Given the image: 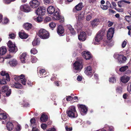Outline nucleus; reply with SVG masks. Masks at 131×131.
Masks as SVG:
<instances>
[{"instance_id":"8fccbe9b","label":"nucleus","mask_w":131,"mask_h":131,"mask_svg":"<svg viewBox=\"0 0 131 131\" xmlns=\"http://www.w3.org/2000/svg\"><path fill=\"white\" fill-rule=\"evenodd\" d=\"M6 83V80L4 79H3L0 80V83L2 84H5Z\"/></svg>"},{"instance_id":"e2e57ef3","label":"nucleus","mask_w":131,"mask_h":131,"mask_svg":"<svg viewBox=\"0 0 131 131\" xmlns=\"http://www.w3.org/2000/svg\"><path fill=\"white\" fill-rule=\"evenodd\" d=\"M82 79V77L80 76H78L77 78V80L78 81H81Z\"/></svg>"},{"instance_id":"6ab92c4d","label":"nucleus","mask_w":131,"mask_h":131,"mask_svg":"<svg viewBox=\"0 0 131 131\" xmlns=\"http://www.w3.org/2000/svg\"><path fill=\"white\" fill-rule=\"evenodd\" d=\"M57 32L58 34L60 35H62L64 32V29L62 26L59 25L57 29Z\"/></svg>"},{"instance_id":"f3484780","label":"nucleus","mask_w":131,"mask_h":131,"mask_svg":"<svg viewBox=\"0 0 131 131\" xmlns=\"http://www.w3.org/2000/svg\"><path fill=\"white\" fill-rule=\"evenodd\" d=\"M19 35L20 38L22 39H26L28 37L27 35L26 34L23 30L19 32Z\"/></svg>"},{"instance_id":"a18cd8bd","label":"nucleus","mask_w":131,"mask_h":131,"mask_svg":"<svg viewBox=\"0 0 131 131\" xmlns=\"http://www.w3.org/2000/svg\"><path fill=\"white\" fill-rule=\"evenodd\" d=\"M116 91L117 92L119 93H121L122 92V87L119 86L116 89Z\"/></svg>"},{"instance_id":"0e129e2a","label":"nucleus","mask_w":131,"mask_h":131,"mask_svg":"<svg viewBox=\"0 0 131 131\" xmlns=\"http://www.w3.org/2000/svg\"><path fill=\"white\" fill-rule=\"evenodd\" d=\"M8 20L7 18H5L4 20V23L5 24H6L8 23Z\"/></svg>"},{"instance_id":"a211bd4d","label":"nucleus","mask_w":131,"mask_h":131,"mask_svg":"<svg viewBox=\"0 0 131 131\" xmlns=\"http://www.w3.org/2000/svg\"><path fill=\"white\" fill-rule=\"evenodd\" d=\"M19 81L23 85H25L27 80L25 78V75L23 74H21L19 76Z\"/></svg>"},{"instance_id":"680f3d73","label":"nucleus","mask_w":131,"mask_h":131,"mask_svg":"<svg viewBox=\"0 0 131 131\" xmlns=\"http://www.w3.org/2000/svg\"><path fill=\"white\" fill-rule=\"evenodd\" d=\"M108 26L109 27H110L112 26L113 24V22H111L110 21H108Z\"/></svg>"},{"instance_id":"4c0bfd02","label":"nucleus","mask_w":131,"mask_h":131,"mask_svg":"<svg viewBox=\"0 0 131 131\" xmlns=\"http://www.w3.org/2000/svg\"><path fill=\"white\" fill-rule=\"evenodd\" d=\"M35 121V119L34 118H31L30 120L31 126H36V124Z\"/></svg>"},{"instance_id":"a19ab883","label":"nucleus","mask_w":131,"mask_h":131,"mask_svg":"<svg viewBox=\"0 0 131 131\" xmlns=\"http://www.w3.org/2000/svg\"><path fill=\"white\" fill-rule=\"evenodd\" d=\"M9 89L8 86H4L2 88V91L4 92L8 91Z\"/></svg>"},{"instance_id":"37998d69","label":"nucleus","mask_w":131,"mask_h":131,"mask_svg":"<svg viewBox=\"0 0 131 131\" xmlns=\"http://www.w3.org/2000/svg\"><path fill=\"white\" fill-rule=\"evenodd\" d=\"M30 52L31 53L34 54L37 53V51L36 49L33 48L31 50Z\"/></svg>"},{"instance_id":"f03ea898","label":"nucleus","mask_w":131,"mask_h":131,"mask_svg":"<svg viewBox=\"0 0 131 131\" xmlns=\"http://www.w3.org/2000/svg\"><path fill=\"white\" fill-rule=\"evenodd\" d=\"M68 116L71 118H75L78 116V115L75 110V107L74 106H70L68 110L66 112Z\"/></svg>"},{"instance_id":"09e8293b","label":"nucleus","mask_w":131,"mask_h":131,"mask_svg":"<svg viewBox=\"0 0 131 131\" xmlns=\"http://www.w3.org/2000/svg\"><path fill=\"white\" fill-rule=\"evenodd\" d=\"M5 93H6V96L7 97L9 96L11 94V90L9 89L8 91L5 92Z\"/></svg>"},{"instance_id":"20e7f679","label":"nucleus","mask_w":131,"mask_h":131,"mask_svg":"<svg viewBox=\"0 0 131 131\" xmlns=\"http://www.w3.org/2000/svg\"><path fill=\"white\" fill-rule=\"evenodd\" d=\"M39 36L41 38L46 39L49 37V33L44 29H41L39 32Z\"/></svg>"},{"instance_id":"f8f14e48","label":"nucleus","mask_w":131,"mask_h":131,"mask_svg":"<svg viewBox=\"0 0 131 131\" xmlns=\"http://www.w3.org/2000/svg\"><path fill=\"white\" fill-rule=\"evenodd\" d=\"M82 54L83 57L86 60L90 59L91 58V54L88 51H84L82 52Z\"/></svg>"},{"instance_id":"c85d7f7f","label":"nucleus","mask_w":131,"mask_h":131,"mask_svg":"<svg viewBox=\"0 0 131 131\" xmlns=\"http://www.w3.org/2000/svg\"><path fill=\"white\" fill-rule=\"evenodd\" d=\"M45 71L44 69H41L40 70L39 72H38V74L39 77H45L46 76L44 75L45 74Z\"/></svg>"},{"instance_id":"aec40b11","label":"nucleus","mask_w":131,"mask_h":131,"mask_svg":"<svg viewBox=\"0 0 131 131\" xmlns=\"http://www.w3.org/2000/svg\"><path fill=\"white\" fill-rule=\"evenodd\" d=\"M56 10L53 6H51L47 9V11L48 14H52Z\"/></svg>"},{"instance_id":"e433bc0d","label":"nucleus","mask_w":131,"mask_h":131,"mask_svg":"<svg viewBox=\"0 0 131 131\" xmlns=\"http://www.w3.org/2000/svg\"><path fill=\"white\" fill-rule=\"evenodd\" d=\"M40 41L38 39H34L32 42V45L33 46L37 45L39 44Z\"/></svg>"},{"instance_id":"c9c22d12","label":"nucleus","mask_w":131,"mask_h":131,"mask_svg":"<svg viewBox=\"0 0 131 131\" xmlns=\"http://www.w3.org/2000/svg\"><path fill=\"white\" fill-rule=\"evenodd\" d=\"M13 87L16 88H22V86L21 84L19 83H15L13 86Z\"/></svg>"},{"instance_id":"4468645a","label":"nucleus","mask_w":131,"mask_h":131,"mask_svg":"<svg viewBox=\"0 0 131 131\" xmlns=\"http://www.w3.org/2000/svg\"><path fill=\"white\" fill-rule=\"evenodd\" d=\"M53 13V18L56 20H59L60 17L59 9L57 8L56 9L55 12Z\"/></svg>"},{"instance_id":"603ef678","label":"nucleus","mask_w":131,"mask_h":131,"mask_svg":"<svg viewBox=\"0 0 131 131\" xmlns=\"http://www.w3.org/2000/svg\"><path fill=\"white\" fill-rule=\"evenodd\" d=\"M16 35L12 33L9 35L10 38L12 39H14Z\"/></svg>"},{"instance_id":"2eb2a0df","label":"nucleus","mask_w":131,"mask_h":131,"mask_svg":"<svg viewBox=\"0 0 131 131\" xmlns=\"http://www.w3.org/2000/svg\"><path fill=\"white\" fill-rule=\"evenodd\" d=\"M83 7L82 4L81 3H79L76 5L73 9V11L76 12L77 11L81 10Z\"/></svg>"},{"instance_id":"58836bf2","label":"nucleus","mask_w":131,"mask_h":131,"mask_svg":"<svg viewBox=\"0 0 131 131\" xmlns=\"http://www.w3.org/2000/svg\"><path fill=\"white\" fill-rule=\"evenodd\" d=\"M124 3L123 0L121 1L118 2V6L119 7L121 8L124 6Z\"/></svg>"},{"instance_id":"72a5a7b5","label":"nucleus","mask_w":131,"mask_h":131,"mask_svg":"<svg viewBox=\"0 0 131 131\" xmlns=\"http://www.w3.org/2000/svg\"><path fill=\"white\" fill-rule=\"evenodd\" d=\"M7 114L5 113H2L0 114V119H5L7 117Z\"/></svg>"},{"instance_id":"2f4dec72","label":"nucleus","mask_w":131,"mask_h":131,"mask_svg":"<svg viewBox=\"0 0 131 131\" xmlns=\"http://www.w3.org/2000/svg\"><path fill=\"white\" fill-rule=\"evenodd\" d=\"M84 14H80L77 16V18L78 19L79 21H81L84 19Z\"/></svg>"},{"instance_id":"5701e85b","label":"nucleus","mask_w":131,"mask_h":131,"mask_svg":"<svg viewBox=\"0 0 131 131\" xmlns=\"http://www.w3.org/2000/svg\"><path fill=\"white\" fill-rule=\"evenodd\" d=\"M23 27L25 29L29 30L32 27V25L29 23H27L24 24Z\"/></svg>"},{"instance_id":"412c9836","label":"nucleus","mask_w":131,"mask_h":131,"mask_svg":"<svg viewBox=\"0 0 131 131\" xmlns=\"http://www.w3.org/2000/svg\"><path fill=\"white\" fill-rule=\"evenodd\" d=\"M80 108V110L81 113H86L88 109L87 107L84 105H80L79 106Z\"/></svg>"},{"instance_id":"9d476101","label":"nucleus","mask_w":131,"mask_h":131,"mask_svg":"<svg viewBox=\"0 0 131 131\" xmlns=\"http://www.w3.org/2000/svg\"><path fill=\"white\" fill-rule=\"evenodd\" d=\"M114 32V28H110L108 30L107 32V39L110 40L113 37Z\"/></svg>"},{"instance_id":"c756f323","label":"nucleus","mask_w":131,"mask_h":131,"mask_svg":"<svg viewBox=\"0 0 131 131\" xmlns=\"http://www.w3.org/2000/svg\"><path fill=\"white\" fill-rule=\"evenodd\" d=\"M68 27L71 34L73 35H75V31L74 30V29L72 27L71 25H68Z\"/></svg>"},{"instance_id":"de8ad7c7","label":"nucleus","mask_w":131,"mask_h":131,"mask_svg":"<svg viewBox=\"0 0 131 131\" xmlns=\"http://www.w3.org/2000/svg\"><path fill=\"white\" fill-rule=\"evenodd\" d=\"M49 26L50 28L52 29L54 28L56 26V24L54 23L53 22H51L49 24Z\"/></svg>"},{"instance_id":"39448f33","label":"nucleus","mask_w":131,"mask_h":131,"mask_svg":"<svg viewBox=\"0 0 131 131\" xmlns=\"http://www.w3.org/2000/svg\"><path fill=\"white\" fill-rule=\"evenodd\" d=\"M114 57L117 59L118 62L120 63H125L127 59L126 57L123 54L114 55Z\"/></svg>"},{"instance_id":"bf43d9fd","label":"nucleus","mask_w":131,"mask_h":131,"mask_svg":"<svg viewBox=\"0 0 131 131\" xmlns=\"http://www.w3.org/2000/svg\"><path fill=\"white\" fill-rule=\"evenodd\" d=\"M127 42L126 41H124L122 43V48H124L126 45Z\"/></svg>"},{"instance_id":"6e6552de","label":"nucleus","mask_w":131,"mask_h":131,"mask_svg":"<svg viewBox=\"0 0 131 131\" xmlns=\"http://www.w3.org/2000/svg\"><path fill=\"white\" fill-rule=\"evenodd\" d=\"M46 9L43 7H39L36 10L35 13L37 15H43L45 14Z\"/></svg>"},{"instance_id":"1a4fd4ad","label":"nucleus","mask_w":131,"mask_h":131,"mask_svg":"<svg viewBox=\"0 0 131 131\" xmlns=\"http://www.w3.org/2000/svg\"><path fill=\"white\" fill-rule=\"evenodd\" d=\"M41 0H32L29 2L30 7L33 8L38 7L39 5L40 2Z\"/></svg>"},{"instance_id":"338daca9","label":"nucleus","mask_w":131,"mask_h":131,"mask_svg":"<svg viewBox=\"0 0 131 131\" xmlns=\"http://www.w3.org/2000/svg\"><path fill=\"white\" fill-rule=\"evenodd\" d=\"M44 2L45 3H47L49 4L51 2V0H43Z\"/></svg>"},{"instance_id":"3c124183","label":"nucleus","mask_w":131,"mask_h":131,"mask_svg":"<svg viewBox=\"0 0 131 131\" xmlns=\"http://www.w3.org/2000/svg\"><path fill=\"white\" fill-rule=\"evenodd\" d=\"M51 20V18L49 17H46L44 19V22L47 23V22Z\"/></svg>"},{"instance_id":"052dcab7","label":"nucleus","mask_w":131,"mask_h":131,"mask_svg":"<svg viewBox=\"0 0 131 131\" xmlns=\"http://www.w3.org/2000/svg\"><path fill=\"white\" fill-rule=\"evenodd\" d=\"M32 127V131H38V129L36 127V126H34Z\"/></svg>"},{"instance_id":"ddd939ff","label":"nucleus","mask_w":131,"mask_h":131,"mask_svg":"<svg viewBox=\"0 0 131 131\" xmlns=\"http://www.w3.org/2000/svg\"><path fill=\"white\" fill-rule=\"evenodd\" d=\"M79 39L81 41H85L86 39L85 33L84 32H81L80 35H78Z\"/></svg>"},{"instance_id":"79ce46f5","label":"nucleus","mask_w":131,"mask_h":131,"mask_svg":"<svg viewBox=\"0 0 131 131\" xmlns=\"http://www.w3.org/2000/svg\"><path fill=\"white\" fill-rule=\"evenodd\" d=\"M31 60L32 63H34L36 62L37 59L35 57L32 56L31 57Z\"/></svg>"},{"instance_id":"f704fd0d","label":"nucleus","mask_w":131,"mask_h":131,"mask_svg":"<svg viewBox=\"0 0 131 131\" xmlns=\"http://www.w3.org/2000/svg\"><path fill=\"white\" fill-rule=\"evenodd\" d=\"M128 67L127 66H122L119 68V71L121 72H124L127 70Z\"/></svg>"},{"instance_id":"a878e982","label":"nucleus","mask_w":131,"mask_h":131,"mask_svg":"<svg viewBox=\"0 0 131 131\" xmlns=\"http://www.w3.org/2000/svg\"><path fill=\"white\" fill-rule=\"evenodd\" d=\"M13 125L11 122H7V128L9 131H11L13 128Z\"/></svg>"},{"instance_id":"473e14b6","label":"nucleus","mask_w":131,"mask_h":131,"mask_svg":"<svg viewBox=\"0 0 131 131\" xmlns=\"http://www.w3.org/2000/svg\"><path fill=\"white\" fill-rule=\"evenodd\" d=\"M34 20L38 23H40L43 20L42 17H34Z\"/></svg>"},{"instance_id":"7c9ffc66","label":"nucleus","mask_w":131,"mask_h":131,"mask_svg":"<svg viewBox=\"0 0 131 131\" xmlns=\"http://www.w3.org/2000/svg\"><path fill=\"white\" fill-rule=\"evenodd\" d=\"M9 63L11 66H15L17 64L16 60L15 59H13L9 62Z\"/></svg>"},{"instance_id":"774afa93","label":"nucleus","mask_w":131,"mask_h":131,"mask_svg":"<svg viewBox=\"0 0 131 131\" xmlns=\"http://www.w3.org/2000/svg\"><path fill=\"white\" fill-rule=\"evenodd\" d=\"M47 131H56V129L54 128H52L48 129Z\"/></svg>"},{"instance_id":"69168bd1","label":"nucleus","mask_w":131,"mask_h":131,"mask_svg":"<svg viewBox=\"0 0 131 131\" xmlns=\"http://www.w3.org/2000/svg\"><path fill=\"white\" fill-rule=\"evenodd\" d=\"M66 129L67 131H71L72 129V127L68 128L67 127H66Z\"/></svg>"},{"instance_id":"864d4df0","label":"nucleus","mask_w":131,"mask_h":131,"mask_svg":"<svg viewBox=\"0 0 131 131\" xmlns=\"http://www.w3.org/2000/svg\"><path fill=\"white\" fill-rule=\"evenodd\" d=\"M13 78H14L15 81H18L19 80V76H18L16 75H14L13 76Z\"/></svg>"},{"instance_id":"dca6fc26","label":"nucleus","mask_w":131,"mask_h":131,"mask_svg":"<svg viewBox=\"0 0 131 131\" xmlns=\"http://www.w3.org/2000/svg\"><path fill=\"white\" fill-rule=\"evenodd\" d=\"M130 77L126 75H124L121 77V82L123 83H126L129 81Z\"/></svg>"},{"instance_id":"4d7b16f0","label":"nucleus","mask_w":131,"mask_h":131,"mask_svg":"<svg viewBox=\"0 0 131 131\" xmlns=\"http://www.w3.org/2000/svg\"><path fill=\"white\" fill-rule=\"evenodd\" d=\"M91 18L92 16L90 15H88L86 16V20L87 21H89L91 19Z\"/></svg>"},{"instance_id":"4be33fe9","label":"nucleus","mask_w":131,"mask_h":131,"mask_svg":"<svg viewBox=\"0 0 131 131\" xmlns=\"http://www.w3.org/2000/svg\"><path fill=\"white\" fill-rule=\"evenodd\" d=\"M100 20L99 19H95L93 20L91 22V24L93 27L97 26L100 23Z\"/></svg>"},{"instance_id":"bb28decb","label":"nucleus","mask_w":131,"mask_h":131,"mask_svg":"<svg viewBox=\"0 0 131 131\" xmlns=\"http://www.w3.org/2000/svg\"><path fill=\"white\" fill-rule=\"evenodd\" d=\"M26 56V53H23L20 56V59L22 63H24L25 62Z\"/></svg>"},{"instance_id":"13d9d810","label":"nucleus","mask_w":131,"mask_h":131,"mask_svg":"<svg viewBox=\"0 0 131 131\" xmlns=\"http://www.w3.org/2000/svg\"><path fill=\"white\" fill-rule=\"evenodd\" d=\"M73 97L70 96H68L67 97L66 100L67 101H69L72 99Z\"/></svg>"},{"instance_id":"6e6d98bb","label":"nucleus","mask_w":131,"mask_h":131,"mask_svg":"<svg viewBox=\"0 0 131 131\" xmlns=\"http://www.w3.org/2000/svg\"><path fill=\"white\" fill-rule=\"evenodd\" d=\"M41 128L44 130L47 127V125L45 124H42L41 125Z\"/></svg>"},{"instance_id":"ea45409f","label":"nucleus","mask_w":131,"mask_h":131,"mask_svg":"<svg viewBox=\"0 0 131 131\" xmlns=\"http://www.w3.org/2000/svg\"><path fill=\"white\" fill-rule=\"evenodd\" d=\"M125 19L126 20L128 23H130L131 21V16L129 15H126L125 17Z\"/></svg>"},{"instance_id":"f257e3e1","label":"nucleus","mask_w":131,"mask_h":131,"mask_svg":"<svg viewBox=\"0 0 131 131\" xmlns=\"http://www.w3.org/2000/svg\"><path fill=\"white\" fill-rule=\"evenodd\" d=\"M105 34L103 30L99 31L96 34L94 39L93 40V43L95 45L97 44L103 38Z\"/></svg>"},{"instance_id":"5fc2aeb1","label":"nucleus","mask_w":131,"mask_h":131,"mask_svg":"<svg viewBox=\"0 0 131 131\" xmlns=\"http://www.w3.org/2000/svg\"><path fill=\"white\" fill-rule=\"evenodd\" d=\"M4 3L6 4H9L12 1H15L13 0H3Z\"/></svg>"},{"instance_id":"7ed1b4c3","label":"nucleus","mask_w":131,"mask_h":131,"mask_svg":"<svg viewBox=\"0 0 131 131\" xmlns=\"http://www.w3.org/2000/svg\"><path fill=\"white\" fill-rule=\"evenodd\" d=\"M7 45L9 48V51L10 52L15 53L17 51V47L15 46V43L9 40L8 42Z\"/></svg>"},{"instance_id":"9b49d317","label":"nucleus","mask_w":131,"mask_h":131,"mask_svg":"<svg viewBox=\"0 0 131 131\" xmlns=\"http://www.w3.org/2000/svg\"><path fill=\"white\" fill-rule=\"evenodd\" d=\"M21 10L25 12H28L31 10V9L29 6L27 5H21L20 7Z\"/></svg>"},{"instance_id":"423d86ee","label":"nucleus","mask_w":131,"mask_h":131,"mask_svg":"<svg viewBox=\"0 0 131 131\" xmlns=\"http://www.w3.org/2000/svg\"><path fill=\"white\" fill-rule=\"evenodd\" d=\"M73 68L78 71H80L83 67L82 61H77L73 64Z\"/></svg>"},{"instance_id":"b1692460","label":"nucleus","mask_w":131,"mask_h":131,"mask_svg":"<svg viewBox=\"0 0 131 131\" xmlns=\"http://www.w3.org/2000/svg\"><path fill=\"white\" fill-rule=\"evenodd\" d=\"M0 74L2 76L5 75L6 80L8 81H10L8 73H6L5 71H2L0 73Z\"/></svg>"},{"instance_id":"0eeeda50","label":"nucleus","mask_w":131,"mask_h":131,"mask_svg":"<svg viewBox=\"0 0 131 131\" xmlns=\"http://www.w3.org/2000/svg\"><path fill=\"white\" fill-rule=\"evenodd\" d=\"M94 72L93 71L92 69L90 66H88L85 68L84 73L87 75L91 77Z\"/></svg>"},{"instance_id":"c03bdc74","label":"nucleus","mask_w":131,"mask_h":131,"mask_svg":"<svg viewBox=\"0 0 131 131\" xmlns=\"http://www.w3.org/2000/svg\"><path fill=\"white\" fill-rule=\"evenodd\" d=\"M109 81L110 82L114 83L116 82V79L114 77H112L110 78Z\"/></svg>"},{"instance_id":"cd10ccee","label":"nucleus","mask_w":131,"mask_h":131,"mask_svg":"<svg viewBox=\"0 0 131 131\" xmlns=\"http://www.w3.org/2000/svg\"><path fill=\"white\" fill-rule=\"evenodd\" d=\"M7 51L6 48L4 46H2L0 48V55H3L5 54Z\"/></svg>"},{"instance_id":"49530a36","label":"nucleus","mask_w":131,"mask_h":131,"mask_svg":"<svg viewBox=\"0 0 131 131\" xmlns=\"http://www.w3.org/2000/svg\"><path fill=\"white\" fill-rule=\"evenodd\" d=\"M101 8L103 10L107 9L108 8V6L107 5H101L100 6Z\"/></svg>"},{"instance_id":"393cba45","label":"nucleus","mask_w":131,"mask_h":131,"mask_svg":"<svg viewBox=\"0 0 131 131\" xmlns=\"http://www.w3.org/2000/svg\"><path fill=\"white\" fill-rule=\"evenodd\" d=\"M48 117L47 115L45 114H43L41 116L40 119L41 121L43 122H46L47 121Z\"/></svg>"}]
</instances>
